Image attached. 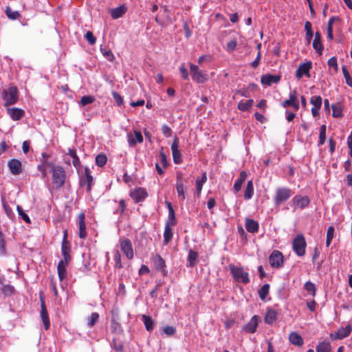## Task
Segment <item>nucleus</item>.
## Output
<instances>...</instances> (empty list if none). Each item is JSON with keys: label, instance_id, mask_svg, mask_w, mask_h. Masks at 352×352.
<instances>
[{"label": "nucleus", "instance_id": "nucleus-24", "mask_svg": "<svg viewBox=\"0 0 352 352\" xmlns=\"http://www.w3.org/2000/svg\"><path fill=\"white\" fill-rule=\"evenodd\" d=\"M42 159L41 160V164L38 165L37 169L41 173L42 177L45 178L47 175V160L50 157V155L46 153H43L41 154Z\"/></svg>", "mask_w": 352, "mask_h": 352}, {"label": "nucleus", "instance_id": "nucleus-22", "mask_svg": "<svg viewBox=\"0 0 352 352\" xmlns=\"http://www.w3.org/2000/svg\"><path fill=\"white\" fill-rule=\"evenodd\" d=\"M129 145L131 147L135 146L137 143L143 142V136L140 131H134V135L131 133L127 134Z\"/></svg>", "mask_w": 352, "mask_h": 352}, {"label": "nucleus", "instance_id": "nucleus-64", "mask_svg": "<svg viewBox=\"0 0 352 352\" xmlns=\"http://www.w3.org/2000/svg\"><path fill=\"white\" fill-rule=\"evenodd\" d=\"M163 332L167 336H173L175 333L176 329L172 326H166L163 329Z\"/></svg>", "mask_w": 352, "mask_h": 352}, {"label": "nucleus", "instance_id": "nucleus-8", "mask_svg": "<svg viewBox=\"0 0 352 352\" xmlns=\"http://www.w3.org/2000/svg\"><path fill=\"white\" fill-rule=\"evenodd\" d=\"M294 210L296 209H304L309 206L310 204V199L308 196L296 195L292 200Z\"/></svg>", "mask_w": 352, "mask_h": 352}, {"label": "nucleus", "instance_id": "nucleus-1", "mask_svg": "<svg viewBox=\"0 0 352 352\" xmlns=\"http://www.w3.org/2000/svg\"><path fill=\"white\" fill-rule=\"evenodd\" d=\"M52 184L54 189L58 190L63 188L67 180V175L65 168L61 166H57L52 171Z\"/></svg>", "mask_w": 352, "mask_h": 352}, {"label": "nucleus", "instance_id": "nucleus-21", "mask_svg": "<svg viewBox=\"0 0 352 352\" xmlns=\"http://www.w3.org/2000/svg\"><path fill=\"white\" fill-rule=\"evenodd\" d=\"M280 75L265 74L261 78V82L263 85L271 86L273 83H278L280 80Z\"/></svg>", "mask_w": 352, "mask_h": 352}, {"label": "nucleus", "instance_id": "nucleus-52", "mask_svg": "<svg viewBox=\"0 0 352 352\" xmlns=\"http://www.w3.org/2000/svg\"><path fill=\"white\" fill-rule=\"evenodd\" d=\"M177 223L175 214L174 210H170L168 212V219L166 223V225H168V226H175Z\"/></svg>", "mask_w": 352, "mask_h": 352}, {"label": "nucleus", "instance_id": "nucleus-59", "mask_svg": "<svg viewBox=\"0 0 352 352\" xmlns=\"http://www.w3.org/2000/svg\"><path fill=\"white\" fill-rule=\"evenodd\" d=\"M179 70L180 74L182 76V78L185 80H189L188 72L187 69L185 67L184 64H182L179 66Z\"/></svg>", "mask_w": 352, "mask_h": 352}, {"label": "nucleus", "instance_id": "nucleus-34", "mask_svg": "<svg viewBox=\"0 0 352 352\" xmlns=\"http://www.w3.org/2000/svg\"><path fill=\"white\" fill-rule=\"evenodd\" d=\"M126 12V8L124 6H120L113 9L111 12V17L117 19L121 17Z\"/></svg>", "mask_w": 352, "mask_h": 352}, {"label": "nucleus", "instance_id": "nucleus-2", "mask_svg": "<svg viewBox=\"0 0 352 352\" xmlns=\"http://www.w3.org/2000/svg\"><path fill=\"white\" fill-rule=\"evenodd\" d=\"M230 272L233 278L238 283L248 284L250 283V277L248 272H245L241 266H235L234 264H229Z\"/></svg>", "mask_w": 352, "mask_h": 352}, {"label": "nucleus", "instance_id": "nucleus-35", "mask_svg": "<svg viewBox=\"0 0 352 352\" xmlns=\"http://www.w3.org/2000/svg\"><path fill=\"white\" fill-rule=\"evenodd\" d=\"M110 330L112 333L118 335L121 334L123 331L120 323L114 318H112L111 320Z\"/></svg>", "mask_w": 352, "mask_h": 352}, {"label": "nucleus", "instance_id": "nucleus-36", "mask_svg": "<svg viewBox=\"0 0 352 352\" xmlns=\"http://www.w3.org/2000/svg\"><path fill=\"white\" fill-rule=\"evenodd\" d=\"M254 195V185L253 182L250 180L248 182L245 192H244V199L246 200H249L252 199Z\"/></svg>", "mask_w": 352, "mask_h": 352}, {"label": "nucleus", "instance_id": "nucleus-43", "mask_svg": "<svg viewBox=\"0 0 352 352\" xmlns=\"http://www.w3.org/2000/svg\"><path fill=\"white\" fill-rule=\"evenodd\" d=\"M5 13L8 19L11 20H16L21 16L20 13L16 10H12L10 6L6 8Z\"/></svg>", "mask_w": 352, "mask_h": 352}, {"label": "nucleus", "instance_id": "nucleus-26", "mask_svg": "<svg viewBox=\"0 0 352 352\" xmlns=\"http://www.w3.org/2000/svg\"><path fill=\"white\" fill-rule=\"evenodd\" d=\"M313 47L319 55L322 54L323 45L321 42V34L319 32H316L315 33V37L313 41Z\"/></svg>", "mask_w": 352, "mask_h": 352}, {"label": "nucleus", "instance_id": "nucleus-61", "mask_svg": "<svg viewBox=\"0 0 352 352\" xmlns=\"http://www.w3.org/2000/svg\"><path fill=\"white\" fill-rule=\"evenodd\" d=\"M328 65L329 67H333L335 70V72L338 71V66L337 63V58L335 56L331 57L328 60Z\"/></svg>", "mask_w": 352, "mask_h": 352}, {"label": "nucleus", "instance_id": "nucleus-10", "mask_svg": "<svg viewBox=\"0 0 352 352\" xmlns=\"http://www.w3.org/2000/svg\"><path fill=\"white\" fill-rule=\"evenodd\" d=\"M296 94V90H294L293 91L290 92L289 98L288 100L283 101L281 103V106L284 108L292 107L296 111H298L300 106Z\"/></svg>", "mask_w": 352, "mask_h": 352}, {"label": "nucleus", "instance_id": "nucleus-58", "mask_svg": "<svg viewBox=\"0 0 352 352\" xmlns=\"http://www.w3.org/2000/svg\"><path fill=\"white\" fill-rule=\"evenodd\" d=\"M85 38L90 45H94L96 42V38L91 31H87L85 34Z\"/></svg>", "mask_w": 352, "mask_h": 352}, {"label": "nucleus", "instance_id": "nucleus-55", "mask_svg": "<svg viewBox=\"0 0 352 352\" xmlns=\"http://www.w3.org/2000/svg\"><path fill=\"white\" fill-rule=\"evenodd\" d=\"M16 210L18 211L19 215L21 217V218L27 223H30L31 221L28 215L25 213L22 209V208L20 206H17Z\"/></svg>", "mask_w": 352, "mask_h": 352}, {"label": "nucleus", "instance_id": "nucleus-54", "mask_svg": "<svg viewBox=\"0 0 352 352\" xmlns=\"http://www.w3.org/2000/svg\"><path fill=\"white\" fill-rule=\"evenodd\" d=\"M100 51L102 54V55L109 61H113L115 58L113 54L112 53L111 50L105 49V48H100Z\"/></svg>", "mask_w": 352, "mask_h": 352}, {"label": "nucleus", "instance_id": "nucleus-11", "mask_svg": "<svg viewBox=\"0 0 352 352\" xmlns=\"http://www.w3.org/2000/svg\"><path fill=\"white\" fill-rule=\"evenodd\" d=\"M352 331V326L347 324L345 327H341L334 333L330 334V338L333 340H342L348 337Z\"/></svg>", "mask_w": 352, "mask_h": 352}, {"label": "nucleus", "instance_id": "nucleus-30", "mask_svg": "<svg viewBox=\"0 0 352 352\" xmlns=\"http://www.w3.org/2000/svg\"><path fill=\"white\" fill-rule=\"evenodd\" d=\"M289 342L295 346H302L303 344V339L302 336L297 332H292L289 336Z\"/></svg>", "mask_w": 352, "mask_h": 352}, {"label": "nucleus", "instance_id": "nucleus-6", "mask_svg": "<svg viewBox=\"0 0 352 352\" xmlns=\"http://www.w3.org/2000/svg\"><path fill=\"white\" fill-rule=\"evenodd\" d=\"M269 263L273 268H280L283 265L284 259L281 252L274 250L269 256Z\"/></svg>", "mask_w": 352, "mask_h": 352}, {"label": "nucleus", "instance_id": "nucleus-57", "mask_svg": "<svg viewBox=\"0 0 352 352\" xmlns=\"http://www.w3.org/2000/svg\"><path fill=\"white\" fill-rule=\"evenodd\" d=\"M95 101V98L92 96H84L80 99V104L82 106H85L91 104Z\"/></svg>", "mask_w": 352, "mask_h": 352}, {"label": "nucleus", "instance_id": "nucleus-48", "mask_svg": "<svg viewBox=\"0 0 352 352\" xmlns=\"http://www.w3.org/2000/svg\"><path fill=\"white\" fill-rule=\"evenodd\" d=\"M326 140V125L323 124L320 129L319 141L318 146H320L323 145Z\"/></svg>", "mask_w": 352, "mask_h": 352}, {"label": "nucleus", "instance_id": "nucleus-62", "mask_svg": "<svg viewBox=\"0 0 352 352\" xmlns=\"http://www.w3.org/2000/svg\"><path fill=\"white\" fill-rule=\"evenodd\" d=\"M112 96L118 105H122L124 102L123 98L116 91H112Z\"/></svg>", "mask_w": 352, "mask_h": 352}, {"label": "nucleus", "instance_id": "nucleus-56", "mask_svg": "<svg viewBox=\"0 0 352 352\" xmlns=\"http://www.w3.org/2000/svg\"><path fill=\"white\" fill-rule=\"evenodd\" d=\"M160 160L164 168H166L169 164L167 160L166 155L163 151V148H161V151H160L159 154Z\"/></svg>", "mask_w": 352, "mask_h": 352}, {"label": "nucleus", "instance_id": "nucleus-44", "mask_svg": "<svg viewBox=\"0 0 352 352\" xmlns=\"http://www.w3.org/2000/svg\"><path fill=\"white\" fill-rule=\"evenodd\" d=\"M304 289L313 297L316 294V288L314 283L307 281L304 285Z\"/></svg>", "mask_w": 352, "mask_h": 352}, {"label": "nucleus", "instance_id": "nucleus-13", "mask_svg": "<svg viewBox=\"0 0 352 352\" xmlns=\"http://www.w3.org/2000/svg\"><path fill=\"white\" fill-rule=\"evenodd\" d=\"M120 248L128 259H132L134 252L131 241L129 239L120 241Z\"/></svg>", "mask_w": 352, "mask_h": 352}, {"label": "nucleus", "instance_id": "nucleus-20", "mask_svg": "<svg viewBox=\"0 0 352 352\" xmlns=\"http://www.w3.org/2000/svg\"><path fill=\"white\" fill-rule=\"evenodd\" d=\"M78 228H79V237L80 239H85L87 236L85 225V214L81 212L78 216Z\"/></svg>", "mask_w": 352, "mask_h": 352}, {"label": "nucleus", "instance_id": "nucleus-50", "mask_svg": "<svg viewBox=\"0 0 352 352\" xmlns=\"http://www.w3.org/2000/svg\"><path fill=\"white\" fill-rule=\"evenodd\" d=\"M96 164L99 167L104 166L107 161V156L104 154H99L96 157Z\"/></svg>", "mask_w": 352, "mask_h": 352}, {"label": "nucleus", "instance_id": "nucleus-12", "mask_svg": "<svg viewBox=\"0 0 352 352\" xmlns=\"http://www.w3.org/2000/svg\"><path fill=\"white\" fill-rule=\"evenodd\" d=\"M93 180L90 170L88 168H85L80 180V186H87V191L89 192L91 190Z\"/></svg>", "mask_w": 352, "mask_h": 352}, {"label": "nucleus", "instance_id": "nucleus-51", "mask_svg": "<svg viewBox=\"0 0 352 352\" xmlns=\"http://www.w3.org/2000/svg\"><path fill=\"white\" fill-rule=\"evenodd\" d=\"M113 260L115 261L114 267L118 269H121L123 267L122 262H121V255L118 250H116L114 252Z\"/></svg>", "mask_w": 352, "mask_h": 352}, {"label": "nucleus", "instance_id": "nucleus-53", "mask_svg": "<svg viewBox=\"0 0 352 352\" xmlns=\"http://www.w3.org/2000/svg\"><path fill=\"white\" fill-rule=\"evenodd\" d=\"M342 73L346 80V83L351 87H352V78L351 77L349 72L346 69L345 66L342 67Z\"/></svg>", "mask_w": 352, "mask_h": 352}, {"label": "nucleus", "instance_id": "nucleus-9", "mask_svg": "<svg viewBox=\"0 0 352 352\" xmlns=\"http://www.w3.org/2000/svg\"><path fill=\"white\" fill-rule=\"evenodd\" d=\"M151 261L156 270L161 272L164 276H166L168 272L166 269V265L165 260L160 254H156L152 256Z\"/></svg>", "mask_w": 352, "mask_h": 352}, {"label": "nucleus", "instance_id": "nucleus-27", "mask_svg": "<svg viewBox=\"0 0 352 352\" xmlns=\"http://www.w3.org/2000/svg\"><path fill=\"white\" fill-rule=\"evenodd\" d=\"M245 226L247 231L251 233L257 232L259 228L258 223L256 221L249 218L245 219Z\"/></svg>", "mask_w": 352, "mask_h": 352}, {"label": "nucleus", "instance_id": "nucleus-39", "mask_svg": "<svg viewBox=\"0 0 352 352\" xmlns=\"http://www.w3.org/2000/svg\"><path fill=\"white\" fill-rule=\"evenodd\" d=\"M173 238V230L170 226L165 225L164 232V244L167 245Z\"/></svg>", "mask_w": 352, "mask_h": 352}, {"label": "nucleus", "instance_id": "nucleus-49", "mask_svg": "<svg viewBox=\"0 0 352 352\" xmlns=\"http://www.w3.org/2000/svg\"><path fill=\"white\" fill-rule=\"evenodd\" d=\"M334 227L333 226H329L327 229V239H326V246L329 247L332 241V239L334 237Z\"/></svg>", "mask_w": 352, "mask_h": 352}, {"label": "nucleus", "instance_id": "nucleus-63", "mask_svg": "<svg viewBox=\"0 0 352 352\" xmlns=\"http://www.w3.org/2000/svg\"><path fill=\"white\" fill-rule=\"evenodd\" d=\"M112 345L116 351L122 352L124 348L123 344L122 342H118L116 338L113 339Z\"/></svg>", "mask_w": 352, "mask_h": 352}, {"label": "nucleus", "instance_id": "nucleus-40", "mask_svg": "<svg viewBox=\"0 0 352 352\" xmlns=\"http://www.w3.org/2000/svg\"><path fill=\"white\" fill-rule=\"evenodd\" d=\"M71 244L67 240V231H64L63 239L61 245V252H71Z\"/></svg>", "mask_w": 352, "mask_h": 352}, {"label": "nucleus", "instance_id": "nucleus-15", "mask_svg": "<svg viewBox=\"0 0 352 352\" xmlns=\"http://www.w3.org/2000/svg\"><path fill=\"white\" fill-rule=\"evenodd\" d=\"M41 313L40 316L43 322L44 328L45 330H47L50 327V321L47 310V307L45 305V300L43 297H41Z\"/></svg>", "mask_w": 352, "mask_h": 352}, {"label": "nucleus", "instance_id": "nucleus-25", "mask_svg": "<svg viewBox=\"0 0 352 352\" xmlns=\"http://www.w3.org/2000/svg\"><path fill=\"white\" fill-rule=\"evenodd\" d=\"M7 113L12 120L17 121L21 120L25 116V111L19 108H8Z\"/></svg>", "mask_w": 352, "mask_h": 352}, {"label": "nucleus", "instance_id": "nucleus-33", "mask_svg": "<svg viewBox=\"0 0 352 352\" xmlns=\"http://www.w3.org/2000/svg\"><path fill=\"white\" fill-rule=\"evenodd\" d=\"M192 78L197 83H204L208 80V76L202 71L199 70L192 76Z\"/></svg>", "mask_w": 352, "mask_h": 352}, {"label": "nucleus", "instance_id": "nucleus-47", "mask_svg": "<svg viewBox=\"0 0 352 352\" xmlns=\"http://www.w3.org/2000/svg\"><path fill=\"white\" fill-rule=\"evenodd\" d=\"M99 319V314L96 312H93L87 318V326L89 327H94Z\"/></svg>", "mask_w": 352, "mask_h": 352}, {"label": "nucleus", "instance_id": "nucleus-45", "mask_svg": "<svg viewBox=\"0 0 352 352\" xmlns=\"http://www.w3.org/2000/svg\"><path fill=\"white\" fill-rule=\"evenodd\" d=\"M331 108L333 110L332 116L334 118H340L342 116V107L340 103L332 104Z\"/></svg>", "mask_w": 352, "mask_h": 352}, {"label": "nucleus", "instance_id": "nucleus-29", "mask_svg": "<svg viewBox=\"0 0 352 352\" xmlns=\"http://www.w3.org/2000/svg\"><path fill=\"white\" fill-rule=\"evenodd\" d=\"M277 319V312L273 309H268L265 314L264 320L267 324H273Z\"/></svg>", "mask_w": 352, "mask_h": 352}, {"label": "nucleus", "instance_id": "nucleus-42", "mask_svg": "<svg viewBox=\"0 0 352 352\" xmlns=\"http://www.w3.org/2000/svg\"><path fill=\"white\" fill-rule=\"evenodd\" d=\"M68 155H69L73 158V165L78 168L80 166V161L79 157L77 155L76 151L75 148H69L68 149Z\"/></svg>", "mask_w": 352, "mask_h": 352}, {"label": "nucleus", "instance_id": "nucleus-23", "mask_svg": "<svg viewBox=\"0 0 352 352\" xmlns=\"http://www.w3.org/2000/svg\"><path fill=\"white\" fill-rule=\"evenodd\" d=\"M258 316L255 315L252 317L250 320L243 327V330L246 333H254L258 327Z\"/></svg>", "mask_w": 352, "mask_h": 352}, {"label": "nucleus", "instance_id": "nucleus-37", "mask_svg": "<svg viewBox=\"0 0 352 352\" xmlns=\"http://www.w3.org/2000/svg\"><path fill=\"white\" fill-rule=\"evenodd\" d=\"M253 104L254 100L252 99H250L245 102H244L243 100H241L238 103L237 107L240 111H248L252 107Z\"/></svg>", "mask_w": 352, "mask_h": 352}, {"label": "nucleus", "instance_id": "nucleus-60", "mask_svg": "<svg viewBox=\"0 0 352 352\" xmlns=\"http://www.w3.org/2000/svg\"><path fill=\"white\" fill-rule=\"evenodd\" d=\"M162 132L163 135L166 138L170 137L173 133L172 129L167 124L162 125Z\"/></svg>", "mask_w": 352, "mask_h": 352}, {"label": "nucleus", "instance_id": "nucleus-32", "mask_svg": "<svg viewBox=\"0 0 352 352\" xmlns=\"http://www.w3.org/2000/svg\"><path fill=\"white\" fill-rule=\"evenodd\" d=\"M198 253L194 250H190L188 255V264L187 267H193L195 266L197 262Z\"/></svg>", "mask_w": 352, "mask_h": 352}, {"label": "nucleus", "instance_id": "nucleus-46", "mask_svg": "<svg viewBox=\"0 0 352 352\" xmlns=\"http://www.w3.org/2000/svg\"><path fill=\"white\" fill-rule=\"evenodd\" d=\"M270 285L266 283L264 284L261 288L258 290V296L262 300H264L269 294Z\"/></svg>", "mask_w": 352, "mask_h": 352}, {"label": "nucleus", "instance_id": "nucleus-38", "mask_svg": "<svg viewBox=\"0 0 352 352\" xmlns=\"http://www.w3.org/2000/svg\"><path fill=\"white\" fill-rule=\"evenodd\" d=\"M142 320L144 322L146 329L151 331L154 328V322L150 316L142 315Z\"/></svg>", "mask_w": 352, "mask_h": 352}, {"label": "nucleus", "instance_id": "nucleus-3", "mask_svg": "<svg viewBox=\"0 0 352 352\" xmlns=\"http://www.w3.org/2000/svg\"><path fill=\"white\" fill-rule=\"evenodd\" d=\"M293 191L287 187H279L276 190L273 201L276 206L285 203L292 196Z\"/></svg>", "mask_w": 352, "mask_h": 352}, {"label": "nucleus", "instance_id": "nucleus-31", "mask_svg": "<svg viewBox=\"0 0 352 352\" xmlns=\"http://www.w3.org/2000/svg\"><path fill=\"white\" fill-rule=\"evenodd\" d=\"M247 178V173L245 171H241L239 175V177L236 180L234 184V190L235 192H238L241 189L243 183Z\"/></svg>", "mask_w": 352, "mask_h": 352}, {"label": "nucleus", "instance_id": "nucleus-18", "mask_svg": "<svg viewBox=\"0 0 352 352\" xmlns=\"http://www.w3.org/2000/svg\"><path fill=\"white\" fill-rule=\"evenodd\" d=\"M131 197L135 203L144 201L148 196L146 190L143 188H138L130 193Z\"/></svg>", "mask_w": 352, "mask_h": 352}, {"label": "nucleus", "instance_id": "nucleus-5", "mask_svg": "<svg viewBox=\"0 0 352 352\" xmlns=\"http://www.w3.org/2000/svg\"><path fill=\"white\" fill-rule=\"evenodd\" d=\"M307 243L302 234H297L292 241L294 252L298 256H303L306 252Z\"/></svg>", "mask_w": 352, "mask_h": 352}, {"label": "nucleus", "instance_id": "nucleus-16", "mask_svg": "<svg viewBox=\"0 0 352 352\" xmlns=\"http://www.w3.org/2000/svg\"><path fill=\"white\" fill-rule=\"evenodd\" d=\"M311 68L312 63L311 61H307V63L300 64L296 72V77L298 79L302 78L304 75L309 77V71Z\"/></svg>", "mask_w": 352, "mask_h": 352}, {"label": "nucleus", "instance_id": "nucleus-19", "mask_svg": "<svg viewBox=\"0 0 352 352\" xmlns=\"http://www.w3.org/2000/svg\"><path fill=\"white\" fill-rule=\"evenodd\" d=\"M8 166L14 175H18L22 173L21 162L16 159H12L8 162Z\"/></svg>", "mask_w": 352, "mask_h": 352}, {"label": "nucleus", "instance_id": "nucleus-7", "mask_svg": "<svg viewBox=\"0 0 352 352\" xmlns=\"http://www.w3.org/2000/svg\"><path fill=\"white\" fill-rule=\"evenodd\" d=\"M186 180L183 177V174L180 172L177 173L176 176V190L178 194V198L180 201H184L186 199L185 195V186Z\"/></svg>", "mask_w": 352, "mask_h": 352}, {"label": "nucleus", "instance_id": "nucleus-41", "mask_svg": "<svg viewBox=\"0 0 352 352\" xmlns=\"http://www.w3.org/2000/svg\"><path fill=\"white\" fill-rule=\"evenodd\" d=\"M317 352H331V346L329 342L323 341L316 346Z\"/></svg>", "mask_w": 352, "mask_h": 352}, {"label": "nucleus", "instance_id": "nucleus-28", "mask_svg": "<svg viewBox=\"0 0 352 352\" xmlns=\"http://www.w3.org/2000/svg\"><path fill=\"white\" fill-rule=\"evenodd\" d=\"M68 265H69V263H64L60 261L58 262V264L57 266V272H58L59 280L60 281H63L67 277V273L66 267Z\"/></svg>", "mask_w": 352, "mask_h": 352}, {"label": "nucleus", "instance_id": "nucleus-17", "mask_svg": "<svg viewBox=\"0 0 352 352\" xmlns=\"http://www.w3.org/2000/svg\"><path fill=\"white\" fill-rule=\"evenodd\" d=\"M322 100L320 96H313L310 99V103L314 106L311 109V113L314 117L319 116V110L322 106Z\"/></svg>", "mask_w": 352, "mask_h": 352}, {"label": "nucleus", "instance_id": "nucleus-4", "mask_svg": "<svg viewBox=\"0 0 352 352\" xmlns=\"http://www.w3.org/2000/svg\"><path fill=\"white\" fill-rule=\"evenodd\" d=\"M2 98L5 101V106L14 104L19 100V91L17 87L11 86L2 91Z\"/></svg>", "mask_w": 352, "mask_h": 352}, {"label": "nucleus", "instance_id": "nucleus-14", "mask_svg": "<svg viewBox=\"0 0 352 352\" xmlns=\"http://www.w3.org/2000/svg\"><path fill=\"white\" fill-rule=\"evenodd\" d=\"M173 162L176 164H180L182 162V154L179 150V138L175 136L171 145Z\"/></svg>", "mask_w": 352, "mask_h": 352}]
</instances>
